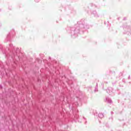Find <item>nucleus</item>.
I'll use <instances>...</instances> for the list:
<instances>
[{"mask_svg": "<svg viewBox=\"0 0 131 131\" xmlns=\"http://www.w3.org/2000/svg\"><path fill=\"white\" fill-rule=\"evenodd\" d=\"M106 91L108 94H111L113 92V89L112 88H108L106 90Z\"/></svg>", "mask_w": 131, "mask_h": 131, "instance_id": "f257e3e1", "label": "nucleus"}, {"mask_svg": "<svg viewBox=\"0 0 131 131\" xmlns=\"http://www.w3.org/2000/svg\"><path fill=\"white\" fill-rule=\"evenodd\" d=\"M105 102H107V103H108V104H112V100L109 98V97H107L105 99Z\"/></svg>", "mask_w": 131, "mask_h": 131, "instance_id": "f03ea898", "label": "nucleus"}, {"mask_svg": "<svg viewBox=\"0 0 131 131\" xmlns=\"http://www.w3.org/2000/svg\"><path fill=\"white\" fill-rule=\"evenodd\" d=\"M98 117H99V118H103L104 117V115L102 113H100L98 114Z\"/></svg>", "mask_w": 131, "mask_h": 131, "instance_id": "7ed1b4c3", "label": "nucleus"}, {"mask_svg": "<svg viewBox=\"0 0 131 131\" xmlns=\"http://www.w3.org/2000/svg\"><path fill=\"white\" fill-rule=\"evenodd\" d=\"M94 91H95V92H98V83H97V85H96V87H95V90H94Z\"/></svg>", "mask_w": 131, "mask_h": 131, "instance_id": "20e7f679", "label": "nucleus"}, {"mask_svg": "<svg viewBox=\"0 0 131 131\" xmlns=\"http://www.w3.org/2000/svg\"><path fill=\"white\" fill-rule=\"evenodd\" d=\"M93 14H94V16H97V12L96 11H93Z\"/></svg>", "mask_w": 131, "mask_h": 131, "instance_id": "39448f33", "label": "nucleus"}, {"mask_svg": "<svg viewBox=\"0 0 131 131\" xmlns=\"http://www.w3.org/2000/svg\"><path fill=\"white\" fill-rule=\"evenodd\" d=\"M35 2H36V3H38V2H39V0H35Z\"/></svg>", "mask_w": 131, "mask_h": 131, "instance_id": "423d86ee", "label": "nucleus"}, {"mask_svg": "<svg viewBox=\"0 0 131 131\" xmlns=\"http://www.w3.org/2000/svg\"><path fill=\"white\" fill-rule=\"evenodd\" d=\"M128 78V79H130V75H129Z\"/></svg>", "mask_w": 131, "mask_h": 131, "instance_id": "0eeeda50", "label": "nucleus"}, {"mask_svg": "<svg viewBox=\"0 0 131 131\" xmlns=\"http://www.w3.org/2000/svg\"><path fill=\"white\" fill-rule=\"evenodd\" d=\"M123 20H126V18H124Z\"/></svg>", "mask_w": 131, "mask_h": 131, "instance_id": "6e6552de", "label": "nucleus"}, {"mask_svg": "<svg viewBox=\"0 0 131 131\" xmlns=\"http://www.w3.org/2000/svg\"><path fill=\"white\" fill-rule=\"evenodd\" d=\"M7 38H9V36H7Z\"/></svg>", "mask_w": 131, "mask_h": 131, "instance_id": "1a4fd4ad", "label": "nucleus"}, {"mask_svg": "<svg viewBox=\"0 0 131 131\" xmlns=\"http://www.w3.org/2000/svg\"><path fill=\"white\" fill-rule=\"evenodd\" d=\"M111 113H112V114H113V112H112Z\"/></svg>", "mask_w": 131, "mask_h": 131, "instance_id": "9d476101", "label": "nucleus"}]
</instances>
